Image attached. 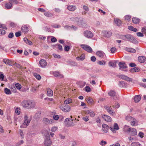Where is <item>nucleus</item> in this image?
I'll use <instances>...</instances> for the list:
<instances>
[{
    "label": "nucleus",
    "mask_w": 146,
    "mask_h": 146,
    "mask_svg": "<svg viewBox=\"0 0 146 146\" xmlns=\"http://www.w3.org/2000/svg\"><path fill=\"white\" fill-rule=\"evenodd\" d=\"M22 105L24 107L28 109L33 108L35 106V103L31 100H25L22 103Z\"/></svg>",
    "instance_id": "obj_1"
},
{
    "label": "nucleus",
    "mask_w": 146,
    "mask_h": 146,
    "mask_svg": "<svg viewBox=\"0 0 146 146\" xmlns=\"http://www.w3.org/2000/svg\"><path fill=\"white\" fill-rule=\"evenodd\" d=\"M75 121H73V119H70V118H67L65 119V122L68 126H73L75 125Z\"/></svg>",
    "instance_id": "obj_2"
},
{
    "label": "nucleus",
    "mask_w": 146,
    "mask_h": 146,
    "mask_svg": "<svg viewBox=\"0 0 146 146\" xmlns=\"http://www.w3.org/2000/svg\"><path fill=\"white\" fill-rule=\"evenodd\" d=\"M51 140L50 139L49 136V135L46 136L45 137L44 141L45 145L46 146H49L51 145Z\"/></svg>",
    "instance_id": "obj_3"
},
{
    "label": "nucleus",
    "mask_w": 146,
    "mask_h": 146,
    "mask_svg": "<svg viewBox=\"0 0 146 146\" xmlns=\"http://www.w3.org/2000/svg\"><path fill=\"white\" fill-rule=\"evenodd\" d=\"M123 39L125 40H127L129 41H130L133 42L134 40H135V39L131 35H127L124 36L123 37Z\"/></svg>",
    "instance_id": "obj_4"
},
{
    "label": "nucleus",
    "mask_w": 146,
    "mask_h": 146,
    "mask_svg": "<svg viewBox=\"0 0 146 146\" xmlns=\"http://www.w3.org/2000/svg\"><path fill=\"white\" fill-rule=\"evenodd\" d=\"M108 94L110 96L112 97L114 100H117L118 99L117 93L114 91L111 90L108 93Z\"/></svg>",
    "instance_id": "obj_5"
},
{
    "label": "nucleus",
    "mask_w": 146,
    "mask_h": 146,
    "mask_svg": "<svg viewBox=\"0 0 146 146\" xmlns=\"http://www.w3.org/2000/svg\"><path fill=\"white\" fill-rule=\"evenodd\" d=\"M60 108L63 111L65 112H69L70 110V107L68 105L65 106L61 105L60 106Z\"/></svg>",
    "instance_id": "obj_6"
},
{
    "label": "nucleus",
    "mask_w": 146,
    "mask_h": 146,
    "mask_svg": "<svg viewBox=\"0 0 146 146\" xmlns=\"http://www.w3.org/2000/svg\"><path fill=\"white\" fill-rule=\"evenodd\" d=\"M81 47L84 50L87 51L89 53L92 52V48L89 46L85 44H82L81 45Z\"/></svg>",
    "instance_id": "obj_7"
},
{
    "label": "nucleus",
    "mask_w": 146,
    "mask_h": 146,
    "mask_svg": "<svg viewBox=\"0 0 146 146\" xmlns=\"http://www.w3.org/2000/svg\"><path fill=\"white\" fill-rule=\"evenodd\" d=\"M29 117L26 114H25L24 117V122L23 124L24 125H26V127L28 126L31 121V120L28 119Z\"/></svg>",
    "instance_id": "obj_8"
},
{
    "label": "nucleus",
    "mask_w": 146,
    "mask_h": 146,
    "mask_svg": "<svg viewBox=\"0 0 146 146\" xmlns=\"http://www.w3.org/2000/svg\"><path fill=\"white\" fill-rule=\"evenodd\" d=\"M127 132H129L130 134L134 136L137 134V131L134 128H129L127 130Z\"/></svg>",
    "instance_id": "obj_9"
},
{
    "label": "nucleus",
    "mask_w": 146,
    "mask_h": 146,
    "mask_svg": "<svg viewBox=\"0 0 146 146\" xmlns=\"http://www.w3.org/2000/svg\"><path fill=\"white\" fill-rule=\"evenodd\" d=\"M119 66L120 69L123 71H126V68H127V65L125 63L123 62H120L119 63Z\"/></svg>",
    "instance_id": "obj_10"
},
{
    "label": "nucleus",
    "mask_w": 146,
    "mask_h": 146,
    "mask_svg": "<svg viewBox=\"0 0 146 146\" xmlns=\"http://www.w3.org/2000/svg\"><path fill=\"white\" fill-rule=\"evenodd\" d=\"M109 128L114 133H116L115 131L119 129L118 125L117 123H114L113 124V128L110 127Z\"/></svg>",
    "instance_id": "obj_11"
},
{
    "label": "nucleus",
    "mask_w": 146,
    "mask_h": 146,
    "mask_svg": "<svg viewBox=\"0 0 146 146\" xmlns=\"http://www.w3.org/2000/svg\"><path fill=\"white\" fill-rule=\"evenodd\" d=\"M84 35L86 37L90 38L93 36V34L90 31H86L84 32Z\"/></svg>",
    "instance_id": "obj_12"
},
{
    "label": "nucleus",
    "mask_w": 146,
    "mask_h": 146,
    "mask_svg": "<svg viewBox=\"0 0 146 146\" xmlns=\"http://www.w3.org/2000/svg\"><path fill=\"white\" fill-rule=\"evenodd\" d=\"M104 108L106 109L107 111L111 115H113L114 114V113L113 112V110H112V108L111 107H108L107 106H105Z\"/></svg>",
    "instance_id": "obj_13"
},
{
    "label": "nucleus",
    "mask_w": 146,
    "mask_h": 146,
    "mask_svg": "<svg viewBox=\"0 0 146 146\" xmlns=\"http://www.w3.org/2000/svg\"><path fill=\"white\" fill-rule=\"evenodd\" d=\"M39 64L41 67L44 68L47 65V63L45 60L42 59L40 60Z\"/></svg>",
    "instance_id": "obj_14"
},
{
    "label": "nucleus",
    "mask_w": 146,
    "mask_h": 146,
    "mask_svg": "<svg viewBox=\"0 0 146 146\" xmlns=\"http://www.w3.org/2000/svg\"><path fill=\"white\" fill-rule=\"evenodd\" d=\"M102 117L105 120L108 122H111L112 120L111 118L109 116L106 115H103L102 116Z\"/></svg>",
    "instance_id": "obj_15"
},
{
    "label": "nucleus",
    "mask_w": 146,
    "mask_h": 146,
    "mask_svg": "<svg viewBox=\"0 0 146 146\" xmlns=\"http://www.w3.org/2000/svg\"><path fill=\"white\" fill-rule=\"evenodd\" d=\"M102 34L105 37L107 38L110 37L111 35V32L107 31H104L102 33Z\"/></svg>",
    "instance_id": "obj_16"
},
{
    "label": "nucleus",
    "mask_w": 146,
    "mask_h": 146,
    "mask_svg": "<svg viewBox=\"0 0 146 146\" xmlns=\"http://www.w3.org/2000/svg\"><path fill=\"white\" fill-rule=\"evenodd\" d=\"M119 77L124 80H125L127 81L132 82V79L128 77L123 75H120L119 76Z\"/></svg>",
    "instance_id": "obj_17"
},
{
    "label": "nucleus",
    "mask_w": 146,
    "mask_h": 146,
    "mask_svg": "<svg viewBox=\"0 0 146 146\" xmlns=\"http://www.w3.org/2000/svg\"><path fill=\"white\" fill-rule=\"evenodd\" d=\"M21 31L23 33H26L29 31L28 27L26 25L23 26L21 28Z\"/></svg>",
    "instance_id": "obj_18"
},
{
    "label": "nucleus",
    "mask_w": 146,
    "mask_h": 146,
    "mask_svg": "<svg viewBox=\"0 0 146 146\" xmlns=\"http://www.w3.org/2000/svg\"><path fill=\"white\" fill-rule=\"evenodd\" d=\"M118 84L121 88H126L128 86L129 84L128 83H118Z\"/></svg>",
    "instance_id": "obj_19"
},
{
    "label": "nucleus",
    "mask_w": 146,
    "mask_h": 146,
    "mask_svg": "<svg viewBox=\"0 0 146 146\" xmlns=\"http://www.w3.org/2000/svg\"><path fill=\"white\" fill-rule=\"evenodd\" d=\"M102 130L105 133L108 132L109 128V126L106 124H103L102 126Z\"/></svg>",
    "instance_id": "obj_20"
},
{
    "label": "nucleus",
    "mask_w": 146,
    "mask_h": 146,
    "mask_svg": "<svg viewBox=\"0 0 146 146\" xmlns=\"http://www.w3.org/2000/svg\"><path fill=\"white\" fill-rule=\"evenodd\" d=\"M13 6V4L11 2L9 1L8 2L6 3L5 5V7L7 9H11Z\"/></svg>",
    "instance_id": "obj_21"
},
{
    "label": "nucleus",
    "mask_w": 146,
    "mask_h": 146,
    "mask_svg": "<svg viewBox=\"0 0 146 146\" xmlns=\"http://www.w3.org/2000/svg\"><path fill=\"white\" fill-rule=\"evenodd\" d=\"M138 61L141 63L144 62L146 60V58L144 56H141L138 57Z\"/></svg>",
    "instance_id": "obj_22"
},
{
    "label": "nucleus",
    "mask_w": 146,
    "mask_h": 146,
    "mask_svg": "<svg viewBox=\"0 0 146 146\" xmlns=\"http://www.w3.org/2000/svg\"><path fill=\"white\" fill-rule=\"evenodd\" d=\"M43 122L45 124H48L52 122L51 120H49L46 118H44L43 119Z\"/></svg>",
    "instance_id": "obj_23"
},
{
    "label": "nucleus",
    "mask_w": 146,
    "mask_h": 146,
    "mask_svg": "<svg viewBox=\"0 0 146 146\" xmlns=\"http://www.w3.org/2000/svg\"><path fill=\"white\" fill-rule=\"evenodd\" d=\"M141 99V96L140 95H138L135 96L134 100L135 103L139 102Z\"/></svg>",
    "instance_id": "obj_24"
},
{
    "label": "nucleus",
    "mask_w": 146,
    "mask_h": 146,
    "mask_svg": "<svg viewBox=\"0 0 146 146\" xmlns=\"http://www.w3.org/2000/svg\"><path fill=\"white\" fill-rule=\"evenodd\" d=\"M96 54L99 57L103 58L104 55V53L102 51H99L96 52Z\"/></svg>",
    "instance_id": "obj_25"
},
{
    "label": "nucleus",
    "mask_w": 146,
    "mask_h": 146,
    "mask_svg": "<svg viewBox=\"0 0 146 146\" xmlns=\"http://www.w3.org/2000/svg\"><path fill=\"white\" fill-rule=\"evenodd\" d=\"M137 83L136 84H133V86H137V85L140 86L141 87H143L144 88H146V84L144 83Z\"/></svg>",
    "instance_id": "obj_26"
},
{
    "label": "nucleus",
    "mask_w": 146,
    "mask_h": 146,
    "mask_svg": "<svg viewBox=\"0 0 146 146\" xmlns=\"http://www.w3.org/2000/svg\"><path fill=\"white\" fill-rule=\"evenodd\" d=\"M47 94L48 96L50 97L53 96V91L51 89H47Z\"/></svg>",
    "instance_id": "obj_27"
},
{
    "label": "nucleus",
    "mask_w": 146,
    "mask_h": 146,
    "mask_svg": "<svg viewBox=\"0 0 146 146\" xmlns=\"http://www.w3.org/2000/svg\"><path fill=\"white\" fill-rule=\"evenodd\" d=\"M55 77H58L60 78L63 77V75L57 72H55L53 73Z\"/></svg>",
    "instance_id": "obj_28"
},
{
    "label": "nucleus",
    "mask_w": 146,
    "mask_h": 146,
    "mask_svg": "<svg viewBox=\"0 0 146 146\" xmlns=\"http://www.w3.org/2000/svg\"><path fill=\"white\" fill-rule=\"evenodd\" d=\"M85 58V55L84 54H82L80 57L76 58V59L78 60H83Z\"/></svg>",
    "instance_id": "obj_29"
},
{
    "label": "nucleus",
    "mask_w": 146,
    "mask_h": 146,
    "mask_svg": "<svg viewBox=\"0 0 146 146\" xmlns=\"http://www.w3.org/2000/svg\"><path fill=\"white\" fill-rule=\"evenodd\" d=\"M68 9L71 11H74L76 9V8L75 6L72 5L69 6L67 7Z\"/></svg>",
    "instance_id": "obj_30"
},
{
    "label": "nucleus",
    "mask_w": 146,
    "mask_h": 146,
    "mask_svg": "<svg viewBox=\"0 0 146 146\" xmlns=\"http://www.w3.org/2000/svg\"><path fill=\"white\" fill-rule=\"evenodd\" d=\"M4 92L5 93L8 95H10L11 94V90L6 88H4Z\"/></svg>",
    "instance_id": "obj_31"
},
{
    "label": "nucleus",
    "mask_w": 146,
    "mask_h": 146,
    "mask_svg": "<svg viewBox=\"0 0 146 146\" xmlns=\"http://www.w3.org/2000/svg\"><path fill=\"white\" fill-rule=\"evenodd\" d=\"M132 21L133 23L135 24L138 23L139 22V19L136 17L132 18Z\"/></svg>",
    "instance_id": "obj_32"
},
{
    "label": "nucleus",
    "mask_w": 146,
    "mask_h": 146,
    "mask_svg": "<svg viewBox=\"0 0 146 146\" xmlns=\"http://www.w3.org/2000/svg\"><path fill=\"white\" fill-rule=\"evenodd\" d=\"M3 62L6 64L8 65H10L11 64V61L7 59H3Z\"/></svg>",
    "instance_id": "obj_33"
},
{
    "label": "nucleus",
    "mask_w": 146,
    "mask_h": 146,
    "mask_svg": "<svg viewBox=\"0 0 146 146\" xmlns=\"http://www.w3.org/2000/svg\"><path fill=\"white\" fill-rule=\"evenodd\" d=\"M114 21L116 23L118 26L120 25L121 22L120 20L118 19H114Z\"/></svg>",
    "instance_id": "obj_34"
},
{
    "label": "nucleus",
    "mask_w": 146,
    "mask_h": 146,
    "mask_svg": "<svg viewBox=\"0 0 146 146\" xmlns=\"http://www.w3.org/2000/svg\"><path fill=\"white\" fill-rule=\"evenodd\" d=\"M140 70L139 68L137 67L133 68L130 70L131 72H138Z\"/></svg>",
    "instance_id": "obj_35"
},
{
    "label": "nucleus",
    "mask_w": 146,
    "mask_h": 146,
    "mask_svg": "<svg viewBox=\"0 0 146 146\" xmlns=\"http://www.w3.org/2000/svg\"><path fill=\"white\" fill-rule=\"evenodd\" d=\"M24 41L27 44L29 45H31L32 44V43L27 38H24L23 39Z\"/></svg>",
    "instance_id": "obj_36"
},
{
    "label": "nucleus",
    "mask_w": 146,
    "mask_h": 146,
    "mask_svg": "<svg viewBox=\"0 0 146 146\" xmlns=\"http://www.w3.org/2000/svg\"><path fill=\"white\" fill-rule=\"evenodd\" d=\"M24 41L27 44L29 45H31L32 44V43L27 38H24L23 39Z\"/></svg>",
    "instance_id": "obj_37"
},
{
    "label": "nucleus",
    "mask_w": 146,
    "mask_h": 146,
    "mask_svg": "<svg viewBox=\"0 0 146 146\" xmlns=\"http://www.w3.org/2000/svg\"><path fill=\"white\" fill-rule=\"evenodd\" d=\"M128 29L132 31H133L136 32L137 31V29L134 28L133 26H129L128 27Z\"/></svg>",
    "instance_id": "obj_38"
},
{
    "label": "nucleus",
    "mask_w": 146,
    "mask_h": 146,
    "mask_svg": "<svg viewBox=\"0 0 146 146\" xmlns=\"http://www.w3.org/2000/svg\"><path fill=\"white\" fill-rule=\"evenodd\" d=\"M127 50L130 52L135 53L136 52L135 49L132 48H128L127 49Z\"/></svg>",
    "instance_id": "obj_39"
},
{
    "label": "nucleus",
    "mask_w": 146,
    "mask_h": 146,
    "mask_svg": "<svg viewBox=\"0 0 146 146\" xmlns=\"http://www.w3.org/2000/svg\"><path fill=\"white\" fill-rule=\"evenodd\" d=\"M72 102V99L70 98H68L64 101V103L65 104H68Z\"/></svg>",
    "instance_id": "obj_40"
},
{
    "label": "nucleus",
    "mask_w": 146,
    "mask_h": 146,
    "mask_svg": "<svg viewBox=\"0 0 146 146\" xmlns=\"http://www.w3.org/2000/svg\"><path fill=\"white\" fill-rule=\"evenodd\" d=\"M125 118L126 120L128 121H131L132 120L134 119L133 117L130 116H126Z\"/></svg>",
    "instance_id": "obj_41"
},
{
    "label": "nucleus",
    "mask_w": 146,
    "mask_h": 146,
    "mask_svg": "<svg viewBox=\"0 0 146 146\" xmlns=\"http://www.w3.org/2000/svg\"><path fill=\"white\" fill-rule=\"evenodd\" d=\"M109 65L110 66L113 67V68H115L116 66L115 63L111 61L109 62Z\"/></svg>",
    "instance_id": "obj_42"
},
{
    "label": "nucleus",
    "mask_w": 146,
    "mask_h": 146,
    "mask_svg": "<svg viewBox=\"0 0 146 146\" xmlns=\"http://www.w3.org/2000/svg\"><path fill=\"white\" fill-rule=\"evenodd\" d=\"M0 80L2 81H6L4 80V76L1 72H0Z\"/></svg>",
    "instance_id": "obj_43"
},
{
    "label": "nucleus",
    "mask_w": 146,
    "mask_h": 146,
    "mask_svg": "<svg viewBox=\"0 0 146 146\" xmlns=\"http://www.w3.org/2000/svg\"><path fill=\"white\" fill-rule=\"evenodd\" d=\"M41 112L40 111L37 112L35 115V117L37 119L39 118L40 116Z\"/></svg>",
    "instance_id": "obj_44"
},
{
    "label": "nucleus",
    "mask_w": 146,
    "mask_h": 146,
    "mask_svg": "<svg viewBox=\"0 0 146 146\" xmlns=\"http://www.w3.org/2000/svg\"><path fill=\"white\" fill-rule=\"evenodd\" d=\"M55 47L60 50H62V46L59 44H57L56 45Z\"/></svg>",
    "instance_id": "obj_45"
},
{
    "label": "nucleus",
    "mask_w": 146,
    "mask_h": 146,
    "mask_svg": "<svg viewBox=\"0 0 146 146\" xmlns=\"http://www.w3.org/2000/svg\"><path fill=\"white\" fill-rule=\"evenodd\" d=\"M10 88L11 89V92H12L14 93H15L16 92L17 90L15 87L14 86H11V87H10Z\"/></svg>",
    "instance_id": "obj_46"
},
{
    "label": "nucleus",
    "mask_w": 146,
    "mask_h": 146,
    "mask_svg": "<svg viewBox=\"0 0 146 146\" xmlns=\"http://www.w3.org/2000/svg\"><path fill=\"white\" fill-rule=\"evenodd\" d=\"M15 86L16 87L17 89L20 90L21 88V86L20 84L18 83H17L15 84Z\"/></svg>",
    "instance_id": "obj_47"
},
{
    "label": "nucleus",
    "mask_w": 146,
    "mask_h": 146,
    "mask_svg": "<svg viewBox=\"0 0 146 146\" xmlns=\"http://www.w3.org/2000/svg\"><path fill=\"white\" fill-rule=\"evenodd\" d=\"M131 17L129 15H126L125 17V20L126 21H129L130 20Z\"/></svg>",
    "instance_id": "obj_48"
},
{
    "label": "nucleus",
    "mask_w": 146,
    "mask_h": 146,
    "mask_svg": "<svg viewBox=\"0 0 146 146\" xmlns=\"http://www.w3.org/2000/svg\"><path fill=\"white\" fill-rule=\"evenodd\" d=\"M86 100L88 103L90 104L92 103V102H93V100L92 99L90 98H87Z\"/></svg>",
    "instance_id": "obj_49"
},
{
    "label": "nucleus",
    "mask_w": 146,
    "mask_h": 146,
    "mask_svg": "<svg viewBox=\"0 0 146 146\" xmlns=\"http://www.w3.org/2000/svg\"><path fill=\"white\" fill-rule=\"evenodd\" d=\"M120 106V105L119 103H115V105L113 106H112L113 108H118Z\"/></svg>",
    "instance_id": "obj_50"
},
{
    "label": "nucleus",
    "mask_w": 146,
    "mask_h": 146,
    "mask_svg": "<svg viewBox=\"0 0 146 146\" xmlns=\"http://www.w3.org/2000/svg\"><path fill=\"white\" fill-rule=\"evenodd\" d=\"M34 75L36 78L38 80H40L41 79V76L37 74H35Z\"/></svg>",
    "instance_id": "obj_51"
},
{
    "label": "nucleus",
    "mask_w": 146,
    "mask_h": 146,
    "mask_svg": "<svg viewBox=\"0 0 146 146\" xmlns=\"http://www.w3.org/2000/svg\"><path fill=\"white\" fill-rule=\"evenodd\" d=\"M9 1L11 2L12 3H15L16 4H17L19 3L18 1L17 0H9Z\"/></svg>",
    "instance_id": "obj_52"
},
{
    "label": "nucleus",
    "mask_w": 146,
    "mask_h": 146,
    "mask_svg": "<svg viewBox=\"0 0 146 146\" xmlns=\"http://www.w3.org/2000/svg\"><path fill=\"white\" fill-rule=\"evenodd\" d=\"M53 55L54 57L56 58H61V56L60 55L57 54H54Z\"/></svg>",
    "instance_id": "obj_53"
},
{
    "label": "nucleus",
    "mask_w": 146,
    "mask_h": 146,
    "mask_svg": "<svg viewBox=\"0 0 146 146\" xmlns=\"http://www.w3.org/2000/svg\"><path fill=\"white\" fill-rule=\"evenodd\" d=\"M0 28L3 29H7V28L6 26L3 24L0 23Z\"/></svg>",
    "instance_id": "obj_54"
},
{
    "label": "nucleus",
    "mask_w": 146,
    "mask_h": 146,
    "mask_svg": "<svg viewBox=\"0 0 146 146\" xmlns=\"http://www.w3.org/2000/svg\"><path fill=\"white\" fill-rule=\"evenodd\" d=\"M85 91L87 92H89L91 91V89L90 87L88 86H86L85 88Z\"/></svg>",
    "instance_id": "obj_55"
},
{
    "label": "nucleus",
    "mask_w": 146,
    "mask_h": 146,
    "mask_svg": "<svg viewBox=\"0 0 146 146\" xmlns=\"http://www.w3.org/2000/svg\"><path fill=\"white\" fill-rule=\"evenodd\" d=\"M98 64L100 65H102L103 64H105L106 63V62L105 61L102 60V61H99L98 62Z\"/></svg>",
    "instance_id": "obj_56"
},
{
    "label": "nucleus",
    "mask_w": 146,
    "mask_h": 146,
    "mask_svg": "<svg viewBox=\"0 0 146 146\" xmlns=\"http://www.w3.org/2000/svg\"><path fill=\"white\" fill-rule=\"evenodd\" d=\"M100 143L103 146L105 145L107 143V142L106 141H104L103 140H102L101 141V142H100Z\"/></svg>",
    "instance_id": "obj_57"
},
{
    "label": "nucleus",
    "mask_w": 146,
    "mask_h": 146,
    "mask_svg": "<svg viewBox=\"0 0 146 146\" xmlns=\"http://www.w3.org/2000/svg\"><path fill=\"white\" fill-rule=\"evenodd\" d=\"M89 116H86L85 117L82 118V119L83 120L86 122L87 121L89 120Z\"/></svg>",
    "instance_id": "obj_58"
},
{
    "label": "nucleus",
    "mask_w": 146,
    "mask_h": 146,
    "mask_svg": "<svg viewBox=\"0 0 146 146\" xmlns=\"http://www.w3.org/2000/svg\"><path fill=\"white\" fill-rule=\"evenodd\" d=\"M141 32L143 33H146V27H144L142 28Z\"/></svg>",
    "instance_id": "obj_59"
},
{
    "label": "nucleus",
    "mask_w": 146,
    "mask_h": 146,
    "mask_svg": "<svg viewBox=\"0 0 146 146\" xmlns=\"http://www.w3.org/2000/svg\"><path fill=\"white\" fill-rule=\"evenodd\" d=\"M116 49L115 48L113 47L111 48V52L112 53H114L116 51Z\"/></svg>",
    "instance_id": "obj_60"
},
{
    "label": "nucleus",
    "mask_w": 146,
    "mask_h": 146,
    "mask_svg": "<svg viewBox=\"0 0 146 146\" xmlns=\"http://www.w3.org/2000/svg\"><path fill=\"white\" fill-rule=\"evenodd\" d=\"M70 46H65L64 47V50L66 51H68L70 49Z\"/></svg>",
    "instance_id": "obj_61"
},
{
    "label": "nucleus",
    "mask_w": 146,
    "mask_h": 146,
    "mask_svg": "<svg viewBox=\"0 0 146 146\" xmlns=\"http://www.w3.org/2000/svg\"><path fill=\"white\" fill-rule=\"evenodd\" d=\"M89 115L91 117H94L95 115V114L93 111H91L89 113Z\"/></svg>",
    "instance_id": "obj_62"
},
{
    "label": "nucleus",
    "mask_w": 146,
    "mask_h": 146,
    "mask_svg": "<svg viewBox=\"0 0 146 146\" xmlns=\"http://www.w3.org/2000/svg\"><path fill=\"white\" fill-rule=\"evenodd\" d=\"M53 117L54 119L56 120H57L59 118V116L57 115H54Z\"/></svg>",
    "instance_id": "obj_63"
},
{
    "label": "nucleus",
    "mask_w": 146,
    "mask_h": 146,
    "mask_svg": "<svg viewBox=\"0 0 146 146\" xmlns=\"http://www.w3.org/2000/svg\"><path fill=\"white\" fill-rule=\"evenodd\" d=\"M137 35L138 36L143 37L144 36L143 35V33L141 32H138L137 33Z\"/></svg>",
    "instance_id": "obj_64"
}]
</instances>
